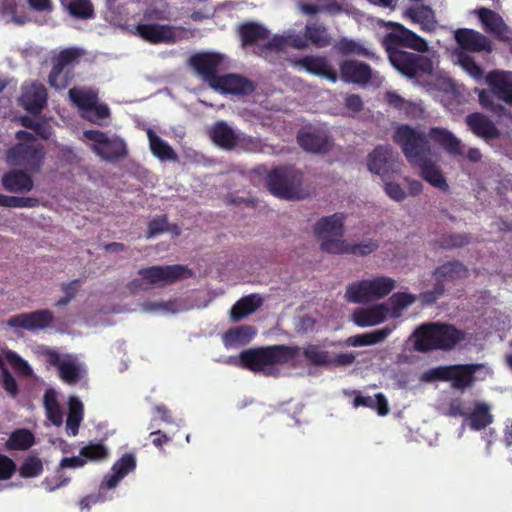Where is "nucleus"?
Returning <instances> with one entry per match:
<instances>
[{"instance_id":"f257e3e1","label":"nucleus","mask_w":512,"mask_h":512,"mask_svg":"<svg viewBox=\"0 0 512 512\" xmlns=\"http://www.w3.org/2000/svg\"><path fill=\"white\" fill-rule=\"evenodd\" d=\"M428 134L417 131L408 124L399 125L393 134V141L401 147L407 161L419 167L420 176L431 186L447 192L449 184L439 166L432 160V149Z\"/></svg>"},{"instance_id":"f03ea898","label":"nucleus","mask_w":512,"mask_h":512,"mask_svg":"<svg viewBox=\"0 0 512 512\" xmlns=\"http://www.w3.org/2000/svg\"><path fill=\"white\" fill-rule=\"evenodd\" d=\"M314 234L321 240V250L330 254L367 256L379 247L378 242L373 239H365L359 243L342 239L344 216L340 213L320 218L314 225Z\"/></svg>"},{"instance_id":"7ed1b4c3","label":"nucleus","mask_w":512,"mask_h":512,"mask_svg":"<svg viewBox=\"0 0 512 512\" xmlns=\"http://www.w3.org/2000/svg\"><path fill=\"white\" fill-rule=\"evenodd\" d=\"M413 348L420 353L431 351H452L467 339V333L454 324L427 322L418 326L412 333Z\"/></svg>"},{"instance_id":"20e7f679","label":"nucleus","mask_w":512,"mask_h":512,"mask_svg":"<svg viewBox=\"0 0 512 512\" xmlns=\"http://www.w3.org/2000/svg\"><path fill=\"white\" fill-rule=\"evenodd\" d=\"M299 351L297 346L286 345L249 348L239 354V366L266 376L276 375L274 366L289 363L298 356Z\"/></svg>"},{"instance_id":"39448f33","label":"nucleus","mask_w":512,"mask_h":512,"mask_svg":"<svg viewBox=\"0 0 512 512\" xmlns=\"http://www.w3.org/2000/svg\"><path fill=\"white\" fill-rule=\"evenodd\" d=\"M303 173L291 165L271 169L266 177V185L271 194L278 198L294 200L303 198Z\"/></svg>"},{"instance_id":"423d86ee","label":"nucleus","mask_w":512,"mask_h":512,"mask_svg":"<svg viewBox=\"0 0 512 512\" xmlns=\"http://www.w3.org/2000/svg\"><path fill=\"white\" fill-rule=\"evenodd\" d=\"M83 54L82 49L69 47L53 57L52 69L48 75L49 85L56 90L67 88L74 79V67Z\"/></svg>"},{"instance_id":"0eeeda50","label":"nucleus","mask_w":512,"mask_h":512,"mask_svg":"<svg viewBox=\"0 0 512 512\" xmlns=\"http://www.w3.org/2000/svg\"><path fill=\"white\" fill-rule=\"evenodd\" d=\"M138 274L141 276V279L132 280L130 283L131 289L146 290L147 287L144 286V282L149 285H169L192 275L188 267L180 264L167 266H150L140 269Z\"/></svg>"},{"instance_id":"6e6552de","label":"nucleus","mask_w":512,"mask_h":512,"mask_svg":"<svg viewBox=\"0 0 512 512\" xmlns=\"http://www.w3.org/2000/svg\"><path fill=\"white\" fill-rule=\"evenodd\" d=\"M386 52L392 66L407 78L430 74L433 70V62L428 56L401 49Z\"/></svg>"},{"instance_id":"1a4fd4ad","label":"nucleus","mask_w":512,"mask_h":512,"mask_svg":"<svg viewBox=\"0 0 512 512\" xmlns=\"http://www.w3.org/2000/svg\"><path fill=\"white\" fill-rule=\"evenodd\" d=\"M428 137L455 159L466 157L471 163L481 161L482 153L480 149L473 147L465 152V145L462 141L446 128L432 127L428 131Z\"/></svg>"},{"instance_id":"9d476101","label":"nucleus","mask_w":512,"mask_h":512,"mask_svg":"<svg viewBox=\"0 0 512 512\" xmlns=\"http://www.w3.org/2000/svg\"><path fill=\"white\" fill-rule=\"evenodd\" d=\"M45 150L39 143H18L6 153L7 162L12 166L23 167L29 172H38L44 162Z\"/></svg>"},{"instance_id":"9b49d317","label":"nucleus","mask_w":512,"mask_h":512,"mask_svg":"<svg viewBox=\"0 0 512 512\" xmlns=\"http://www.w3.org/2000/svg\"><path fill=\"white\" fill-rule=\"evenodd\" d=\"M388 25L391 27V31L382 40L386 51L399 49V47L408 48L418 53H425L429 50L427 41L403 24L390 22Z\"/></svg>"},{"instance_id":"f8f14e48","label":"nucleus","mask_w":512,"mask_h":512,"mask_svg":"<svg viewBox=\"0 0 512 512\" xmlns=\"http://www.w3.org/2000/svg\"><path fill=\"white\" fill-rule=\"evenodd\" d=\"M478 368L477 364L440 366L430 371V377L441 381H451L454 389H465L473 384L474 374Z\"/></svg>"},{"instance_id":"ddd939ff","label":"nucleus","mask_w":512,"mask_h":512,"mask_svg":"<svg viewBox=\"0 0 512 512\" xmlns=\"http://www.w3.org/2000/svg\"><path fill=\"white\" fill-rule=\"evenodd\" d=\"M399 154L390 145H379L368 155L367 166L369 171L381 177L399 170Z\"/></svg>"},{"instance_id":"4468645a","label":"nucleus","mask_w":512,"mask_h":512,"mask_svg":"<svg viewBox=\"0 0 512 512\" xmlns=\"http://www.w3.org/2000/svg\"><path fill=\"white\" fill-rule=\"evenodd\" d=\"M292 42V48L295 49H305L309 45L324 48L331 44V36L323 22L309 20L305 26L304 33H296V36L292 37Z\"/></svg>"},{"instance_id":"2eb2a0df","label":"nucleus","mask_w":512,"mask_h":512,"mask_svg":"<svg viewBox=\"0 0 512 512\" xmlns=\"http://www.w3.org/2000/svg\"><path fill=\"white\" fill-rule=\"evenodd\" d=\"M222 62L223 56L212 52L196 53L189 58V65L211 88L220 76L217 72Z\"/></svg>"},{"instance_id":"dca6fc26","label":"nucleus","mask_w":512,"mask_h":512,"mask_svg":"<svg viewBox=\"0 0 512 512\" xmlns=\"http://www.w3.org/2000/svg\"><path fill=\"white\" fill-rule=\"evenodd\" d=\"M53 321V312L48 309H41L12 316L8 319L7 325L13 328L36 331L49 327Z\"/></svg>"},{"instance_id":"f3484780","label":"nucleus","mask_w":512,"mask_h":512,"mask_svg":"<svg viewBox=\"0 0 512 512\" xmlns=\"http://www.w3.org/2000/svg\"><path fill=\"white\" fill-rule=\"evenodd\" d=\"M212 88L223 94L250 95L255 91L256 85L243 75L228 73L220 75L216 83L212 84Z\"/></svg>"},{"instance_id":"a211bd4d","label":"nucleus","mask_w":512,"mask_h":512,"mask_svg":"<svg viewBox=\"0 0 512 512\" xmlns=\"http://www.w3.org/2000/svg\"><path fill=\"white\" fill-rule=\"evenodd\" d=\"M340 78L345 83H353L358 85H366L372 78V68L369 64L347 59L339 65Z\"/></svg>"},{"instance_id":"6ab92c4d","label":"nucleus","mask_w":512,"mask_h":512,"mask_svg":"<svg viewBox=\"0 0 512 512\" xmlns=\"http://www.w3.org/2000/svg\"><path fill=\"white\" fill-rule=\"evenodd\" d=\"M47 90L41 83L22 86L20 105L29 113L38 115L47 104Z\"/></svg>"},{"instance_id":"aec40b11","label":"nucleus","mask_w":512,"mask_h":512,"mask_svg":"<svg viewBox=\"0 0 512 512\" xmlns=\"http://www.w3.org/2000/svg\"><path fill=\"white\" fill-rule=\"evenodd\" d=\"M465 123L476 137L483 139L485 142L496 140L501 135L495 123L480 112L468 114L465 117Z\"/></svg>"},{"instance_id":"412c9836","label":"nucleus","mask_w":512,"mask_h":512,"mask_svg":"<svg viewBox=\"0 0 512 512\" xmlns=\"http://www.w3.org/2000/svg\"><path fill=\"white\" fill-rule=\"evenodd\" d=\"M297 142L307 152L325 154L332 148V139L321 130L300 131L297 135Z\"/></svg>"},{"instance_id":"4be33fe9","label":"nucleus","mask_w":512,"mask_h":512,"mask_svg":"<svg viewBox=\"0 0 512 512\" xmlns=\"http://www.w3.org/2000/svg\"><path fill=\"white\" fill-rule=\"evenodd\" d=\"M486 82L494 96L512 105V72L499 70L491 71L486 76Z\"/></svg>"},{"instance_id":"5701e85b","label":"nucleus","mask_w":512,"mask_h":512,"mask_svg":"<svg viewBox=\"0 0 512 512\" xmlns=\"http://www.w3.org/2000/svg\"><path fill=\"white\" fill-rule=\"evenodd\" d=\"M296 63L308 73L327 79L333 83L339 78L337 71L330 65L325 56L308 55L298 59Z\"/></svg>"},{"instance_id":"b1692460","label":"nucleus","mask_w":512,"mask_h":512,"mask_svg":"<svg viewBox=\"0 0 512 512\" xmlns=\"http://www.w3.org/2000/svg\"><path fill=\"white\" fill-rule=\"evenodd\" d=\"M137 34L152 44L171 43L175 41V32L170 25L161 24H138Z\"/></svg>"},{"instance_id":"393cba45","label":"nucleus","mask_w":512,"mask_h":512,"mask_svg":"<svg viewBox=\"0 0 512 512\" xmlns=\"http://www.w3.org/2000/svg\"><path fill=\"white\" fill-rule=\"evenodd\" d=\"M456 40L460 47L469 52H491L490 40L480 32L472 29H459L456 32Z\"/></svg>"},{"instance_id":"a878e982","label":"nucleus","mask_w":512,"mask_h":512,"mask_svg":"<svg viewBox=\"0 0 512 512\" xmlns=\"http://www.w3.org/2000/svg\"><path fill=\"white\" fill-rule=\"evenodd\" d=\"M1 182L6 191L16 194L30 192L34 186L31 176L22 170L6 172Z\"/></svg>"},{"instance_id":"bb28decb","label":"nucleus","mask_w":512,"mask_h":512,"mask_svg":"<svg viewBox=\"0 0 512 512\" xmlns=\"http://www.w3.org/2000/svg\"><path fill=\"white\" fill-rule=\"evenodd\" d=\"M136 468V456L133 453H124L112 466L111 474L105 478L108 488H114L128 473Z\"/></svg>"},{"instance_id":"cd10ccee","label":"nucleus","mask_w":512,"mask_h":512,"mask_svg":"<svg viewBox=\"0 0 512 512\" xmlns=\"http://www.w3.org/2000/svg\"><path fill=\"white\" fill-rule=\"evenodd\" d=\"M211 140L219 147L227 150L233 149L238 142L235 131L225 122L217 121L209 131Z\"/></svg>"},{"instance_id":"c85d7f7f","label":"nucleus","mask_w":512,"mask_h":512,"mask_svg":"<svg viewBox=\"0 0 512 512\" xmlns=\"http://www.w3.org/2000/svg\"><path fill=\"white\" fill-rule=\"evenodd\" d=\"M404 14L413 23L419 24L422 31L431 33L436 30L437 21L435 19V13L431 7L426 5L409 7L406 9Z\"/></svg>"},{"instance_id":"c756f323","label":"nucleus","mask_w":512,"mask_h":512,"mask_svg":"<svg viewBox=\"0 0 512 512\" xmlns=\"http://www.w3.org/2000/svg\"><path fill=\"white\" fill-rule=\"evenodd\" d=\"M92 150L102 159L110 162L118 161L128 153L125 142L118 137L108 138L102 146L93 145Z\"/></svg>"},{"instance_id":"7c9ffc66","label":"nucleus","mask_w":512,"mask_h":512,"mask_svg":"<svg viewBox=\"0 0 512 512\" xmlns=\"http://www.w3.org/2000/svg\"><path fill=\"white\" fill-rule=\"evenodd\" d=\"M388 309L384 304H378L370 308L357 309L353 314L354 322L360 327L374 326L384 322Z\"/></svg>"},{"instance_id":"2f4dec72","label":"nucleus","mask_w":512,"mask_h":512,"mask_svg":"<svg viewBox=\"0 0 512 512\" xmlns=\"http://www.w3.org/2000/svg\"><path fill=\"white\" fill-rule=\"evenodd\" d=\"M478 16L487 32L495 35L501 40L507 38L506 33L508 32V27L499 14L491 9L483 7L478 10Z\"/></svg>"},{"instance_id":"473e14b6","label":"nucleus","mask_w":512,"mask_h":512,"mask_svg":"<svg viewBox=\"0 0 512 512\" xmlns=\"http://www.w3.org/2000/svg\"><path fill=\"white\" fill-rule=\"evenodd\" d=\"M433 275L436 280L444 283L445 281H455L467 278L469 275L468 268L460 261H448L438 266Z\"/></svg>"},{"instance_id":"72a5a7b5","label":"nucleus","mask_w":512,"mask_h":512,"mask_svg":"<svg viewBox=\"0 0 512 512\" xmlns=\"http://www.w3.org/2000/svg\"><path fill=\"white\" fill-rule=\"evenodd\" d=\"M263 303L257 294H251L239 299L231 308V319L238 322L256 311Z\"/></svg>"},{"instance_id":"f704fd0d","label":"nucleus","mask_w":512,"mask_h":512,"mask_svg":"<svg viewBox=\"0 0 512 512\" xmlns=\"http://www.w3.org/2000/svg\"><path fill=\"white\" fill-rule=\"evenodd\" d=\"M268 30L256 22H245L239 27L242 46H252L259 40L268 38Z\"/></svg>"},{"instance_id":"c9c22d12","label":"nucleus","mask_w":512,"mask_h":512,"mask_svg":"<svg viewBox=\"0 0 512 512\" xmlns=\"http://www.w3.org/2000/svg\"><path fill=\"white\" fill-rule=\"evenodd\" d=\"M393 330L394 327L386 326L372 332L351 336L347 339V344L354 347L374 345L385 340Z\"/></svg>"},{"instance_id":"e433bc0d","label":"nucleus","mask_w":512,"mask_h":512,"mask_svg":"<svg viewBox=\"0 0 512 512\" xmlns=\"http://www.w3.org/2000/svg\"><path fill=\"white\" fill-rule=\"evenodd\" d=\"M493 415L490 412V407L484 402H477L468 415L469 426L474 431L485 429L493 422Z\"/></svg>"},{"instance_id":"4c0bfd02","label":"nucleus","mask_w":512,"mask_h":512,"mask_svg":"<svg viewBox=\"0 0 512 512\" xmlns=\"http://www.w3.org/2000/svg\"><path fill=\"white\" fill-rule=\"evenodd\" d=\"M35 443L34 434L25 428L15 429L5 443L9 451H25L31 448Z\"/></svg>"},{"instance_id":"58836bf2","label":"nucleus","mask_w":512,"mask_h":512,"mask_svg":"<svg viewBox=\"0 0 512 512\" xmlns=\"http://www.w3.org/2000/svg\"><path fill=\"white\" fill-rule=\"evenodd\" d=\"M353 406L376 410L380 416H386L390 411L388 401L383 393H377L374 397L358 394L353 399Z\"/></svg>"},{"instance_id":"ea45409f","label":"nucleus","mask_w":512,"mask_h":512,"mask_svg":"<svg viewBox=\"0 0 512 512\" xmlns=\"http://www.w3.org/2000/svg\"><path fill=\"white\" fill-rule=\"evenodd\" d=\"M60 3L76 19L87 20L95 17L91 0H60Z\"/></svg>"},{"instance_id":"a19ab883","label":"nucleus","mask_w":512,"mask_h":512,"mask_svg":"<svg viewBox=\"0 0 512 512\" xmlns=\"http://www.w3.org/2000/svg\"><path fill=\"white\" fill-rule=\"evenodd\" d=\"M70 100L79 108L81 113H85L88 109L98 102V93L93 89L71 88L68 92Z\"/></svg>"},{"instance_id":"79ce46f5","label":"nucleus","mask_w":512,"mask_h":512,"mask_svg":"<svg viewBox=\"0 0 512 512\" xmlns=\"http://www.w3.org/2000/svg\"><path fill=\"white\" fill-rule=\"evenodd\" d=\"M151 152L160 160H176L177 154L172 147L162 140L154 131L147 132Z\"/></svg>"},{"instance_id":"37998d69","label":"nucleus","mask_w":512,"mask_h":512,"mask_svg":"<svg viewBox=\"0 0 512 512\" xmlns=\"http://www.w3.org/2000/svg\"><path fill=\"white\" fill-rule=\"evenodd\" d=\"M369 288L372 300L387 296L395 287V281L389 277L380 276L362 283Z\"/></svg>"},{"instance_id":"c03bdc74","label":"nucleus","mask_w":512,"mask_h":512,"mask_svg":"<svg viewBox=\"0 0 512 512\" xmlns=\"http://www.w3.org/2000/svg\"><path fill=\"white\" fill-rule=\"evenodd\" d=\"M82 418L83 405L81 401L77 398H71L69 401V411L66 419V429L70 435H77Z\"/></svg>"},{"instance_id":"a18cd8bd","label":"nucleus","mask_w":512,"mask_h":512,"mask_svg":"<svg viewBox=\"0 0 512 512\" xmlns=\"http://www.w3.org/2000/svg\"><path fill=\"white\" fill-rule=\"evenodd\" d=\"M364 280L353 282L346 288L345 298L350 303L363 304L372 301L369 288L362 284Z\"/></svg>"},{"instance_id":"49530a36","label":"nucleus","mask_w":512,"mask_h":512,"mask_svg":"<svg viewBox=\"0 0 512 512\" xmlns=\"http://www.w3.org/2000/svg\"><path fill=\"white\" fill-rule=\"evenodd\" d=\"M471 241L470 234L467 233H446L443 234L439 240L438 245L442 249L451 250L462 248L468 245Z\"/></svg>"},{"instance_id":"de8ad7c7","label":"nucleus","mask_w":512,"mask_h":512,"mask_svg":"<svg viewBox=\"0 0 512 512\" xmlns=\"http://www.w3.org/2000/svg\"><path fill=\"white\" fill-rule=\"evenodd\" d=\"M303 356L306 361L315 366H324L331 362L328 351L321 349L315 344L306 346L303 350Z\"/></svg>"},{"instance_id":"09e8293b","label":"nucleus","mask_w":512,"mask_h":512,"mask_svg":"<svg viewBox=\"0 0 512 512\" xmlns=\"http://www.w3.org/2000/svg\"><path fill=\"white\" fill-rule=\"evenodd\" d=\"M60 378L67 384H76L82 377L81 367L73 360H64L58 369Z\"/></svg>"},{"instance_id":"8fccbe9b","label":"nucleus","mask_w":512,"mask_h":512,"mask_svg":"<svg viewBox=\"0 0 512 512\" xmlns=\"http://www.w3.org/2000/svg\"><path fill=\"white\" fill-rule=\"evenodd\" d=\"M256 334L254 327L242 325L229 329L225 334V340L228 343H248Z\"/></svg>"},{"instance_id":"3c124183","label":"nucleus","mask_w":512,"mask_h":512,"mask_svg":"<svg viewBox=\"0 0 512 512\" xmlns=\"http://www.w3.org/2000/svg\"><path fill=\"white\" fill-rule=\"evenodd\" d=\"M80 455L88 461H102L105 460L109 451L102 442H90L80 450Z\"/></svg>"},{"instance_id":"603ef678","label":"nucleus","mask_w":512,"mask_h":512,"mask_svg":"<svg viewBox=\"0 0 512 512\" xmlns=\"http://www.w3.org/2000/svg\"><path fill=\"white\" fill-rule=\"evenodd\" d=\"M336 48L342 55L369 56V52L360 43L355 40L342 38L338 41Z\"/></svg>"},{"instance_id":"864d4df0","label":"nucleus","mask_w":512,"mask_h":512,"mask_svg":"<svg viewBox=\"0 0 512 512\" xmlns=\"http://www.w3.org/2000/svg\"><path fill=\"white\" fill-rule=\"evenodd\" d=\"M43 471V464L40 458L28 456L22 463L19 473L23 478H32L40 475Z\"/></svg>"},{"instance_id":"5fc2aeb1","label":"nucleus","mask_w":512,"mask_h":512,"mask_svg":"<svg viewBox=\"0 0 512 512\" xmlns=\"http://www.w3.org/2000/svg\"><path fill=\"white\" fill-rule=\"evenodd\" d=\"M81 116L89 122L101 125V120L110 117V109L106 104L96 102L85 113H81Z\"/></svg>"},{"instance_id":"6e6d98bb","label":"nucleus","mask_w":512,"mask_h":512,"mask_svg":"<svg viewBox=\"0 0 512 512\" xmlns=\"http://www.w3.org/2000/svg\"><path fill=\"white\" fill-rule=\"evenodd\" d=\"M459 64L461 67L474 79L480 80L483 78V69L475 62L474 58L464 52L458 56Z\"/></svg>"},{"instance_id":"4d7b16f0","label":"nucleus","mask_w":512,"mask_h":512,"mask_svg":"<svg viewBox=\"0 0 512 512\" xmlns=\"http://www.w3.org/2000/svg\"><path fill=\"white\" fill-rule=\"evenodd\" d=\"M39 205V200L35 197L6 196L5 207L9 208H34Z\"/></svg>"},{"instance_id":"13d9d810","label":"nucleus","mask_w":512,"mask_h":512,"mask_svg":"<svg viewBox=\"0 0 512 512\" xmlns=\"http://www.w3.org/2000/svg\"><path fill=\"white\" fill-rule=\"evenodd\" d=\"M445 292L444 283L439 280H436V283L431 290H427L421 293L420 298L424 304L431 305L435 303Z\"/></svg>"},{"instance_id":"bf43d9fd","label":"nucleus","mask_w":512,"mask_h":512,"mask_svg":"<svg viewBox=\"0 0 512 512\" xmlns=\"http://www.w3.org/2000/svg\"><path fill=\"white\" fill-rule=\"evenodd\" d=\"M296 33H288L286 36H273L267 43L266 47L271 50L281 51L287 46L292 47V37Z\"/></svg>"},{"instance_id":"052dcab7","label":"nucleus","mask_w":512,"mask_h":512,"mask_svg":"<svg viewBox=\"0 0 512 512\" xmlns=\"http://www.w3.org/2000/svg\"><path fill=\"white\" fill-rule=\"evenodd\" d=\"M2 385H3V388L5 389V391L11 397L14 398L17 396V394L19 392L17 381L15 380V378L13 377V375L10 373V371L7 368H3Z\"/></svg>"},{"instance_id":"680f3d73","label":"nucleus","mask_w":512,"mask_h":512,"mask_svg":"<svg viewBox=\"0 0 512 512\" xmlns=\"http://www.w3.org/2000/svg\"><path fill=\"white\" fill-rule=\"evenodd\" d=\"M7 359L10 362V364L14 367V369L18 370L23 375H29L31 373V368L27 361H25L16 352L9 351L7 353Z\"/></svg>"},{"instance_id":"e2e57ef3","label":"nucleus","mask_w":512,"mask_h":512,"mask_svg":"<svg viewBox=\"0 0 512 512\" xmlns=\"http://www.w3.org/2000/svg\"><path fill=\"white\" fill-rule=\"evenodd\" d=\"M389 301L394 309L400 310L411 305L415 301V297L408 293L398 292L393 294Z\"/></svg>"},{"instance_id":"0e129e2a","label":"nucleus","mask_w":512,"mask_h":512,"mask_svg":"<svg viewBox=\"0 0 512 512\" xmlns=\"http://www.w3.org/2000/svg\"><path fill=\"white\" fill-rule=\"evenodd\" d=\"M16 470V465L12 459L0 454V480H7L11 478Z\"/></svg>"},{"instance_id":"69168bd1","label":"nucleus","mask_w":512,"mask_h":512,"mask_svg":"<svg viewBox=\"0 0 512 512\" xmlns=\"http://www.w3.org/2000/svg\"><path fill=\"white\" fill-rule=\"evenodd\" d=\"M168 220L165 215L151 220L148 224V236L152 237L167 230Z\"/></svg>"},{"instance_id":"338daca9","label":"nucleus","mask_w":512,"mask_h":512,"mask_svg":"<svg viewBox=\"0 0 512 512\" xmlns=\"http://www.w3.org/2000/svg\"><path fill=\"white\" fill-rule=\"evenodd\" d=\"M384 191L391 199L397 202L403 201L406 198V192L404 189L394 182H385Z\"/></svg>"},{"instance_id":"774afa93","label":"nucleus","mask_w":512,"mask_h":512,"mask_svg":"<svg viewBox=\"0 0 512 512\" xmlns=\"http://www.w3.org/2000/svg\"><path fill=\"white\" fill-rule=\"evenodd\" d=\"M344 106L347 110L357 114L363 110L364 104L358 94H349L344 99Z\"/></svg>"}]
</instances>
